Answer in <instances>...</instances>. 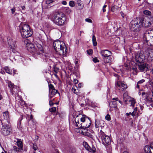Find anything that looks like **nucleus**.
Returning <instances> with one entry per match:
<instances>
[{
    "label": "nucleus",
    "instance_id": "obj_9",
    "mask_svg": "<svg viewBox=\"0 0 153 153\" xmlns=\"http://www.w3.org/2000/svg\"><path fill=\"white\" fill-rule=\"evenodd\" d=\"M114 76L117 77V80L115 83V85L116 87L119 90L121 91H124L127 88V85L124 82L121 81H118L119 79V76L117 74H115Z\"/></svg>",
    "mask_w": 153,
    "mask_h": 153
},
{
    "label": "nucleus",
    "instance_id": "obj_5",
    "mask_svg": "<svg viewBox=\"0 0 153 153\" xmlns=\"http://www.w3.org/2000/svg\"><path fill=\"white\" fill-rule=\"evenodd\" d=\"M19 27L21 36L23 38H26L30 37L33 34V31L28 25L21 23Z\"/></svg>",
    "mask_w": 153,
    "mask_h": 153
},
{
    "label": "nucleus",
    "instance_id": "obj_27",
    "mask_svg": "<svg viewBox=\"0 0 153 153\" xmlns=\"http://www.w3.org/2000/svg\"><path fill=\"white\" fill-rule=\"evenodd\" d=\"M92 41L93 45L94 46H96L97 45L96 37L94 35H93L92 38Z\"/></svg>",
    "mask_w": 153,
    "mask_h": 153
},
{
    "label": "nucleus",
    "instance_id": "obj_44",
    "mask_svg": "<svg viewBox=\"0 0 153 153\" xmlns=\"http://www.w3.org/2000/svg\"><path fill=\"white\" fill-rule=\"evenodd\" d=\"M85 21L86 22H88L91 23H92V22L91 20L90 19H88V18L86 19H85Z\"/></svg>",
    "mask_w": 153,
    "mask_h": 153
},
{
    "label": "nucleus",
    "instance_id": "obj_28",
    "mask_svg": "<svg viewBox=\"0 0 153 153\" xmlns=\"http://www.w3.org/2000/svg\"><path fill=\"white\" fill-rule=\"evenodd\" d=\"M19 105L21 106L24 107H26L27 106V105L25 103V101L22 100H20L19 101Z\"/></svg>",
    "mask_w": 153,
    "mask_h": 153
},
{
    "label": "nucleus",
    "instance_id": "obj_23",
    "mask_svg": "<svg viewBox=\"0 0 153 153\" xmlns=\"http://www.w3.org/2000/svg\"><path fill=\"white\" fill-rule=\"evenodd\" d=\"M137 107H135L134 110V111L131 113V115L134 117L136 116H139V114L137 112Z\"/></svg>",
    "mask_w": 153,
    "mask_h": 153
},
{
    "label": "nucleus",
    "instance_id": "obj_55",
    "mask_svg": "<svg viewBox=\"0 0 153 153\" xmlns=\"http://www.w3.org/2000/svg\"><path fill=\"white\" fill-rule=\"evenodd\" d=\"M139 84H138V83L137 82V85H136V88H138V89L139 88H140V86L139 85Z\"/></svg>",
    "mask_w": 153,
    "mask_h": 153
},
{
    "label": "nucleus",
    "instance_id": "obj_18",
    "mask_svg": "<svg viewBox=\"0 0 153 153\" xmlns=\"http://www.w3.org/2000/svg\"><path fill=\"white\" fill-rule=\"evenodd\" d=\"M146 98L148 102H153V91L149 92L146 95Z\"/></svg>",
    "mask_w": 153,
    "mask_h": 153
},
{
    "label": "nucleus",
    "instance_id": "obj_36",
    "mask_svg": "<svg viewBox=\"0 0 153 153\" xmlns=\"http://www.w3.org/2000/svg\"><path fill=\"white\" fill-rule=\"evenodd\" d=\"M69 5L71 7H73L74 6L75 4L74 2L73 1H70L69 2Z\"/></svg>",
    "mask_w": 153,
    "mask_h": 153
},
{
    "label": "nucleus",
    "instance_id": "obj_59",
    "mask_svg": "<svg viewBox=\"0 0 153 153\" xmlns=\"http://www.w3.org/2000/svg\"><path fill=\"white\" fill-rule=\"evenodd\" d=\"M106 11V10L105 9V8H102V11L103 12H105Z\"/></svg>",
    "mask_w": 153,
    "mask_h": 153
},
{
    "label": "nucleus",
    "instance_id": "obj_29",
    "mask_svg": "<svg viewBox=\"0 0 153 153\" xmlns=\"http://www.w3.org/2000/svg\"><path fill=\"white\" fill-rule=\"evenodd\" d=\"M148 32H149V36L152 39V41L153 40V29L151 30H147Z\"/></svg>",
    "mask_w": 153,
    "mask_h": 153
},
{
    "label": "nucleus",
    "instance_id": "obj_10",
    "mask_svg": "<svg viewBox=\"0 0 153 153\" xmlns=\"http://www.w3.org/2000/svg\"><path fill=\"white\" fill-rule=\"evenodd\" d=\"M145 57V56L143 50H140L135 54V60L139 63L143 62Z\"/></svg>",
    "mask_w": 153,
    "mask_h": 153
},
{
    "label": "nucleus",
    "instance_id": "obj_49",
    "mask_svg": "<svg viewBox=\"0 0 153 153\" xmlns=\"http://www.w3.org/2000/svg\"><path fill=\"white\" fill-rule=\"evenodd\" d=\"M53 2L52 0H48L46 1V4H49Z\"/></svg>",
    "mask_w": 153,
    "mask_h": 153
},
{
    "label": "nucleus",
    "instance_id": "obj_17",
    "mask_svg": "<svg viewBox=\"0 0 153 153\" xmlns=\"http://www.w3.org/2000/svg\"><path fill=\"white\" fill-rule=\"evenodd\" d=\"M149 32H148L147 30H146L143 35V38L144 42L147 43L148 42L152 41V39L149 36Z\"/></svg>",
    "mask_w": 153,
    "mask_h": 153
},
{
    "label": "nucleus",
    "instance_id": "obj_30",
    "mask_svg": "<svg viewBox=\"0 0 153 153\" xmlns=\"http://www.w3.org/2000/svg\"><path fill=\"white\" fill-rule=\"evenodd\" d=\"M4 70L8 74H12V71L11 70H10V69L8 67H5L4 68Z\"/></svg>",
    "mask_w": 153,
    "mask_h": 153
},
{
    "label": "nucleus",
    "instance_id": "obj_56",
    "mask_svg": "<svg viewBox=\"0 0 153 153\" xmlns=\"http://www.w3.org/2000/svg\"><path fill=\"white\" fill-rule=\"evenodd\" d=\"M16 70H14L13 71V75L15 74H17L16 73Z\"/></svg>",
    "mask_w": 153,
    "mask_h": 153
},
{
    "label": "nucleus",
    "instance_id": "obj_37",
    "mask_svg": "<svg viewBox=\"0 0 153 153\" xmlns=\"http://www.w3.org/2000/svg\"><path fill=\"white\" fill-rule=\"evenodd\" d=\"M56 111V108L55 107H52L49 109V111L51 112H55Z\"/></svg>",
    "mask_w": 153,
    "mask_h": 153
},
{
    "label": "nucleus",
    "instance_id": "obj_32",
    "mask_svg": "<svg viewBox=\"0 0 153 153\" xmlns=\"http://www.w3.org/2000/svg\"><path fill=\"white\" fill-rule=\"evenodd\" d=\"M13 149L16 152H21L23 150L21 149H20L19 147L18 148L16 146H13Z\"/></svg>",
    "mask_w": 153,
    "mask_h": 153
},
{
    "label": "nucleus",
    "instance_id": "obj_2",
    "mask_svg": "<svg viewBox=\"0 0 153 153\" xmlns=\"http://www.w3.org/2000/svg\"><path fill=\"white\" fill-rule=\"evenodd\" d=\"M75 121L76 126L78 128H87L90 127L91 123L90 118L85 115H77Z\"/></svg>",
    "mask_w": 153,
    "mask_h": 153
},
{
    "label": "nucleus",
    "instance_id": "obj_50",
    "mask_svg": "<svg viewBox=\"0 0 153 153\" xmlns=\"http://www.w3.org/2000/svg\"><path fill=\"white\" fill-rule=\"evenodd\" d=\"M11 11L12 13L13 14L14 13L15 11V8L14 7L13 8L11 9Z\"/></svg>",
    "mask_w": 153,
    "mask_h": 153
},
{
    "label": "nucleus",
    "instance_id": "obj_43",
    "mask_svg": "<svg viewBox=\"0 0 153 153\" xmlns=\"http://www.w3.org/2000/svg\"><path fill=\"white\" fill-rule=\"evenodd\" d=\"M93 61L94 62H99V61L98 60L97 58L95 57L93 59Z\"/></svg>",
    "mask_w": 153,
    "mask_h": 153
},
{
    "label": "nucleus",
    "instance_id": "obj_62",
    "mask_svg": "<svg viewBox=\"0 0 153 153\" xmlns=\"http://www.w3.org/2000/svg\"><path fill=\"white\" fill-rule=\"evenodd\" d=\"M78 85L79 87L81 88V87L82 84L81 83H79V84Z\"/></svg>",
    "mask_w": 153,
    "mask_h": 153
},
{
    "label": "nucleus",
    "instance_id": "obj_6",
    "mask_svg": "<svg viewBox=\"0 0 153 153\" xmlns=\"http://www.w3.org/2000/svg\"><path fill=\"white\" fill-rule=\"evenodd\" d=\"M141 19H138L137 18H134L130 22V27L132 30L135 31H139L142 27Z\"/></svg>",
    "mask_w": 153,
    "mask_h": 153
},
{
    "label": "nucleus",
    "instance_id": "obj_16",
    "mask_svg": "<svg viewBox=\"0 0 153 153\" xmlns=\"http://www.w3.org/2000/svg\"><path fill=\"white\" fill-rule=\"evenodd\" d=\"M144 150L146 153H153V142L151 143L150 146H145Z\"/></svg>",
    "mask_w": 153,
    "mask_h": 153
},
{
    "label": "nucleus",
    "instance_id": "obj_14",
    "mask_svg": "<svg viewBox=\"0 0 153 153\" xmlns=\"http://www.w3.org/2000/svg\"><path fill=\"white\" fill-rule=\"evenodd\" d=\"M7 83L8 85V86L10 88L11 92L13 94H14L16 92V91H15V89H16V87L15 86L13 83L10 81H7Z\"/></svg>",
    "mask_w": 153,
    "mask_h": 153
},
{
    "label": "nucleus",
    "instance_id": "obj_26",
    "mask_svg": "<svg viewBox=\"0 0 153 153\" xmlns=\"http://www.w3.org/2000/svg\"><path fill=\"white\" fill-rule=\"evenodd\" d=\"M129 102L131 103L130 106L134 108L136 103L135 100L133 98H131V100H129Z\"/></svg>",
    "mask_w": 153,
    "mask_h": 153
},
{
    "label": "nucleus",
    "instance_id": "obj_40",
    "mask_svg": "<svg viewBox=\"0 0 153 153\" xmlns=\"http://www.w3.org/2000/svg\"><path fill=\"white\" fill-rule=\"evenodd\" d=\"M51 99H50V101L49 104L51 106H53L54 103L53 102L52 100H51Z\"/></svg>",
    "mask_w": 153,
    "mask_h": 153
},
{
    "label": "nucleus",
    "instance_id": "obj_21",
    "mask_svg": "<svg viewBox=\"0 0 153 153\" xmlns=\"http://www.w3.org/2000/svg\"><path fill=\"white\" fill-rule=\"evenodd\" d=\"M17 141L16 142L17 144L19 147L20 149L23 150V143L21 141V139H17Z\"/></svg>",
    "mask_w": 153,
    "mask_h": 153
},
{
    "label": "nucleus",
    "instance_id": "obj_11",
    "mask_svg": "<svg viewBox=\"0 0 153 153\" xmlns=\"http://www.w3.org/2000/svg\"><path fill=\"white\" fill-rule=\"evenodd\" d=\"M12 131L11 126L9 124L3 125L1 130V133L4 136L9 135Z\"/></svg>",
    "mask_w": 153,
    "mask_h": 153
},
{
    "label": "nucleus",
    "instance_id": "obj_34",
    "mask_svg": "<svg viewBox=\"0 0 153 153\" xmlns=\"http://www.w3.org/2000/svg\"><path fill=\"white\" fill-rule=\"evenodd\" d=\"M49 86V91L51 90H52L53 89H55V88L54 87L53 85L52 84H50L48 85Z\"/></svg>",
    "mask_w": 153,
    "mask_h": 153
},
{
    "label": "nucleus",
    "instance_id": "obj_48",
    "mask_svg": "<svg viewBox=\"0 0 153 153\" xmlns=\"http://www.w3.org/2000/svg\"><path fill=\"white\" fill-rule=\"evenodd\" d=\"M89 137H90V138H93V136L90 133H87V134H86Z\"/></svg>",
    "mask_w": 153,
    "mask_h": 153
},
{
    "label": "nucleus",
    "instance_id": "obj_12",
    "mask_svg": "<svg viewBox=\"0 0 153 153\" xmlns=\"http://www.w3.org/2000/svg\"><path fill=\"white\" fill-rule=\"evenodd\" d=\"M141 25L142 27H150L153 24V17H151L147 20H145L143 19H141Z\"/></svg>",
    "mask_w": 153,
    "mask_h": 153
},
{
    "label": "nucleus",
    "instance_id": "obj_25",
    "mask_svg": "<svg viewBox=\"0 0 153 153\" xmlns=\"http://www.w3.org/2000/svg\"><path fill=\"white\" fill-rule=\"evenodd\" d=\"M120 7L114 5L111 7V10L113 12H116L119 9Z\"/></svg>",
    "mask_w": 153,
    "mask_h": 153
},
{
    "label": "nucleus",
    "instance_id": "obj_15",
    "mask_svg": "<svg viewBox=\"0 0 153 153\" xmlns=\"http://www.w3.org/2000/svg\"><path fill=\"white\" fill-rule=\"evenodd\" d=\"M139 69L141 72L146 71L148 69L149 66L147 64L144 63L138 65Z\"/></svg>",
    "mask_w": 153,
    "mask_h": 153
},
{
    "label": "nucleus",
    "instance_id": "obj_35",
    "mask_svg": "<svg viewBox=\"0 0 153 153\" xmlns=\"http://www.w3.org/2000/svg\"><path fill=\"white\" fill-rule=\"evenodd\" d=\"M33 148L35 151L37 150L38 149V147L35 143L33 144Z\"/></svg>",
    "mask_w": 153,
    "mask_h": 153
},
{
    "label": "nucleus",
    "instance_id": "obj_7",
    "mask_svg": "<svg viewBox=\"0 0 153 153\" xmlns=\"http://www.w3.org/2000/svg\"><path fill=\"white\" fill-rule=\"evenodd\" d=\"M100 53L102 56L104 62L108 63L111 62L112 58L111 56L112 53L111 51L107 49L102 50L100 51Z\"/></svg>",
    "mask_w": 153,
    "mask_h": 153
},
{
    "label": "nucleus",
    "instance_id": "obj_38",
    "mask_svg": "<svg viewBox=\"0 0 153 153\" xmlns=\"http://www.w3.org/2000/svg\"><path fill=\"white\" fill-rule=\"evenodd\" d=\"M105 118L106 120H107L108 121H110L111 120V117L110 115L108 114L105 117Z\"/></svg>",
    "mask_w": 153,
    "mask_h": 153
},
{
    "label": "nucleus",
    "instance_id": "obj_45",
    "mask_svg": "<svg viewBox=\"0 0 153 153\" xmlns=\"http://www.w3.org/2000/svg\"><path fill=\"white\" fill-rule=\"evenodd\" d=\"M145 82V80L144 79H142L139 81L138 82V84H141Z\"/></svg>",
    "mask_w": 153,
    "mask_h": 153
},
{
    "label": "nucleus",
    "instance_id": "obj_57",
    "mask_svg": "<svg viewBox=\"0 0 153 153\" xmlns=\"http://www.w3.org/2000/svg\"><path fill=\"white\" fill-rule=\"evenodd\" d=\"M72 90L73 92H74V93H75V91H76V89L74 88H72Z\"/></svg>",
    "mask_w": 153,
    "mask_h": 153
},
{
    "label": "nucleus",
    "instance_id": "obj_8",
    "mask_svg": "<svg viewBox=\"0 0 153 153\" xmlns=\"http://www.w3.org/2000/svg\"><path fill=\"white\" fill-rule=\"evenodd\" d=\"M98 136L102 142V143L105 145H108L111 143V139L109 136L106 135L102 130L98 133Z\"/></svg>",
    "mask_w": 153,
    "mask_h": 153
},
{
    "label": "nucleus",
    "instance_id": "obj_31",
    "mask_svg": "<svg viewBox=\"0 0 153 153\" xmlns=\"http://www.w3.org/2000/svg\"><path fill=\"white\" fill-rule=\"evenodd\" d=\"M8 44L9 46H10V48L12 49H14L15 48V46L14 42H12V43L11 44V41L9 40L8 42Z\"/></svg>",
    "mask_w": 153,
    "mask_h": 153
},
{
    "label": "nucleus",
    "instance_id": "obj_42",
    "mask_svg": "<svg viewBox=\"0 0 153 153\" xmlns=\"http://www.w3.org/2000/svg\"><path fill=\"white\" fill-rule=\"evenodd\" d=\"M87 53L89 54H91L92 53L93 51L92 50L90 49L89 50H87Z\"/></svg>",
    "mask_w": 153,
    "mask_h": 153
},
{
    "label": "nucleus",
    "instance_id": "obj_4",
    "mask_svg": "<svg viewBox=\"0 0 153 153\" xmlns=\"http://www.w3.org/2000/svg\"><path fill=\"white\" fill-rule=\"evenodd\" d=\"M51 20L56 25L62 26L66 20V18L63 13L56 12L52 15Z\"/></svg>",
    "mask_w": 153,
    "mask_h": 153
},
{
    "label": "nucleus",
    "instance_id": "obj_52",
    "mask_svg": "<svg viewBox=\"0 0 153 153\" xmlns=\"http://www.w3.org/2000/svg\"><path fill=\"white\" fill-rule=\"evenodd\" d=\"M74 83L76 84V83H77L78 82V80L76 79H74Z\"/></svg>",
    "mask_w": 153,
    "mask_h": 153
},
{
    "label": "nucleus",
    "instance_id": "obj_58",
    "mask_svg": "<svg viewBox=\"0 0 153 153\" xmlns=\"http://www.w3.org/2000/svg\"><path fill=\"white\" fill-rule=\"evenodd\" d=\"M54 75L55 76V77H56V78H58V76L55 73L54 74Z\"/></svg>",
    "mask_w": 153,
    "mask_h": 153
},
{
    "label": "nucleus",
    "instance_id": "obj_53",
    "mask_svg": "<svg viewBox=\"0 0 153 153\" xmlns=\"http://www.w3.org/2000/svg\"><path fill=\"white\" fill-rule=\"evenodd\" d=\"M120 14L121 15V16L123 17V18H124V16H125V14L123 13L122 12H120Z\"/></svg>",
    "mask_w": 153,
    "mask_h": 153
},
{
    "label": "nucleus",
    "instance_id": "obj_54",
    "mask_svg": "<svg viewBox=\"0 0 153 153\" xmlns=\"http://www.w3.org/2000/svg\"><path fill=\"white\" fill-rule=\"evenodd\" d=\"M62 3L64 5H66L67 4V2L65 1H63Z\"/></svg>",
    "mask_w": 153,
    "mask_h": 153
},
{
    "label": "nucleus",
    "instance_id": "obj_61",
    "mask_svg": "<svg viewBox=\"0 0 153 153\" xmlns=\"http://www.w3.org/2000/svg\"><path fill=\"white\" fill-rule=\"evenodd\" d=\"M146 94V93L145 92H143L142 93V95L143 96L144 95Z\"/></svg>",
    "mask_w": 153,
    "mask_h": 153
},
{
    "label": "nucleus",
    "instance_id": "obj_1",
    "mask_svg": "<svg viewBox=\"0 0 153 153\" xmlns=\"http://www.w3.org/2000/svg\"><path fill=\"white\" fill-rule=\"evenodd\" d=\"M30 46V52L33 54L34 56L37 59L40 58L46 61L49 57L48 53L44 52L43 48L39 44L37 45V48H36L34 45L33 44L29 45Z\"/></svg>",
    "mask_w": 153,
    "mask_h": 153
},
{
    "label": "nucleus",
    "instance_id": "obj_47",
    "mask_svg": "<svg viewBox=\"0 0 153 153\" xmlns=\"http://www.w3.org/2000/svg\"><path fill=\"white\" fill-rule=\"evenodd\" d=\"M113 100H115L116 101H118L120 103H121V101H120L117 98H114L113 99Z\"/></svg>",
    "mask_w": 153,
    "mask_h": 153
},
{
    "label": "nucleus",
    "instance_id": "obj_39",
    "mask_svg": "<svg viewBox=\"0 0 153 153\" xmlns=\"http://www.w3.org/2000/svg\"><path fill=\"white\" fill-rule=\"evenodd\" d=\"M99 121L97 120H95V126L96 128H97L99 127Z\"/></svg>",
    "mask_w": 153,
    "mask_h": 153
},
{
    "label": "nucleus",
    "instance_id": "obj_33",
    "mask_svg": "<svg viewBox=\"0 0 153 153\" xmlns=\"http://www.w3.org/2000/svg\"><path fill=\"white\" fill-rule=\"evenodd\" d=\"M148 56L149 58H150L152 59H153V50H151L150 51Z\"/></svg>",
    "mask_w": 153,
    "mask_h": 153
},
{
    "label": "nucleus",
    "instance_id": "obj_19",
    "mask_svg": "<svg viewBox=\"0 0 153 153\" xmlns=\"http://www.w3.org/2000/svg\"><path fill=\"white\" fill-rule=\"evenodd\" d=\"M110 107V110H113V108H117V102L116 101H111L109 104Z\"/></svg>",
    "mask_w": 153,
    "mask_h": 153
},
{
    "label": "nucleus",
    "instance_id": "obj_24",
    "mask_svg": "<svg viewBox=\"0 0 153 153\" xmlns=\"http://www.w3.org/2000/svg\"><path fill=\"white\" fill-rule=\"evenodd\" d=\"M9 114L8 111L3 113V116L4 119L8 120L9 117Z\"/></svg>",
    "mask_w": 153,
    "mask_h": 153
},
{
    "label": "nucleus",
    "instance_id": "obj_22",
    "mask_svg": "<svg viewBox=\"0 0 153 153\" xmlns=\"http://www.w3.org/2000/svg\"><path fill=\"white\" fill-rule=\"evenodd\" d=\"M144 14L147 16L149 19L151 18V17H153L151 15V13L150 11L148 10H145L143 12Z\"/></svg>",
    "mask_w": 153,
    "mask_h": 153
},
{
    "label": "nucleus",
    "instance_id": "obj_63",
    "mask_svg": "<svg viewBox=\"0 0 153 153\" xmlns=\"http://www.w3.org/2000/svg\"><path fill=\"white\" fill-rule=\"evenodd\" d=\"M123 153H128V152L127 151H125Z\"/></svg>",
    "mask_w": 153,
    "mask_h": 153
},
{
    "label": "nucleus",
    "instance_id": "obj_46",
    "mask_svg": "<svg viewBox=\"0 0 153 153\" xmlns=\"http://www.w3.org/2000/svg\"><path fill=\"white\" fill-rule=\"evenodd\" d=\"M66 12L68 13H69L71 12V10L69 8H66Z\"/></svg>",
    "mask_w": 153,
    "mask_h": 153
},
{
    "label": "nucleus",
    "instance_id": "obj_41",
    "mask_svg": "<svg viewBox=\"0 0 153 153\" xmlns=\"http://www.w3.org/2000/svg\"><path fill=\"white\" fill-rule=\"evenodd\" d=\"M59 68H57L55 67L54 68L53 71L55 73L57 74Z\"/></svg>",
    "mask_w": 153,
    "mask_h": 153
},
{
    "label": "nucleus",
    "instance_id": "obj_64",
    "mask_svg": "<svg viewBox=\"0 0 153 153\" xmlns=\"http://www.w3.org/2000/svg\"><path fill=\"white\" fill-rule=\"evenodd\" d=\"M106 6H107V5H105L103 6V7L104 8H105L106 7Z\"/></svg>",
    "mask_w": 153,
    "mask_h": 153
},
{
    "label": "nucleus",
    "instance_id": "obj_20",
    "mask_svg": "<svg viewBox=\"0 0 153 153\" xmlns=\"http://www.w3.org/2000/svg\"><path fill=\"white\" fill-rule=\"evenodd\" d=\"M49 99H51L58 92V90L55 89L49 91Z\"/></svg>",
    "mask_w": 153,
    "mask_h": 153
},
{
    "label": "nucleus",
    "instance_id": "obj_13",
    "mask_svg": "<svg viewBox=\"0 0 153 153\" xmlns=\"http://www.w3.org/2000/svg\"><path fill=\"white\" fill-rule=\"evenodd\" d=\"M83 145L86 149L88 151L93 153H94L96 152V149L94 146L92 145L91 147L89 146L87 143L86 142H84Z\"/></svg>",
    "mask_w": 153,
    "mask_h": 153
},
{
    "label": "nucleus",
    "instance_id": "obj_3",
    "mask_svg": "<svg viewBox=\"0 0 153 153\" xmlns=\"http://www.w3.org/2000/svg\"><path fill=\"white\" fill-rule=\"evenodd\" d=\"M53 46L57 54L60 55L65 56L67 49L63 42L55 41L53 42Z\"/></svg>",
    "mask_w": 153,
    "mask_h": 153
},
{
    "label": "nucleus",
    "instance_id": "obj_51",
    "mask_svg": "<svg viewBox=\"0 0 153 153\" xmlns=\"http://www.w3.org/2000/svg\"><path fill=\"white\" fill-rule=\"evenodd\" d=\"M39 137L37 136H36L35 137V141H37L39 139Z\"/></svg>",
    "mask_w": 153,
    "mask_h": 153
},
{
    "label": "nucleus",
    "instance_id": "obj_60",
    "mask_svg": "<svg viewBox=\"0 0 153 153\" xmlns=\"http://www.w3.org/2000/svg\"><path fill=\"white\" fill-rule=\"evenodd\" d=\"M22 10H24L25 9V7L24 6L22 7Z\"/></svg>",
    "mask_w": 153,
    "mask_h": 153
}]
</instances>
